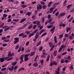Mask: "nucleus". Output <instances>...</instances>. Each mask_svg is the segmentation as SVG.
Returning <instances> with one entry per match:
<instances>
[{
    "instance_id": "1",
    "label": "nucleus",
    "mask_w": 74,
    "mask_h": 74,
    "mask_svg": "<svg viewBox=\"0 0 74 74\" xmlns=\"http://www.w3.org/2000/svg\"><path fill=\"white\" fill-rule=\"evenodd\" d=\"M14 66H12L11 68L10 67L9 68V70H10L11 71H13V69H14V70H16V69H18V66H16L14 68Z\"/></svg>"
},
{
    "instance_id": "2",
    "label": "nucleus",
    "mask_w": 74,
    "mask_h": 74,
    "mask_svg": "<svg viewBox=\"0 0 74 74\" xmlns=\"http://www.w3.org/2000/svg\"><path fill=\"white\" fill-rule=\"evenodd\" d=\"M4 60H7L8 61H10V60H12V58H13L12 57H11L10 58V57H7L5 58H4ZM9 58H10L8 59Z\"/></svg>"
},
{
    "instance_id": "3",
    "label": "nucleus",
    "mask_w": 74,
    "mask_h": 74,
    "mask_svg": "<svg viewBox=\"0 0 74 74\" xmlns=\"http://www.w3.org/2000/svg\"><path fill=\"white\" fill-rule=\"evenodd\" d=\"M14 40L15 41L14 42V44H16V43H18V42H19V38H15Z\"/></svg>"
},
{
    "instance_id": "4",
    "label": "nucleus",
    "mask_w": 74,
    "mask_h": 74,
    "mask_svg": "<svg viewBox=\"0 0 74 74\" xmlns=\"http://www.w3.org/2000/svg\"><path fill=\"white\" fill-rule=\"evenodd\" d=\"M37 9L38 10H40V9L41 10L42 9V6L41 5H37Z\"/></svg>"
},
{
    "instance_id": "5",
    "label": "nucleus",
    "mask_w": 74,
    "mask_h": 74,
    "mask_svg": "<svg viewBox=\"0 0 74 74\" xmlns=\"http://www.w3.org/2000/svg\"><path fill=\"white\" fill-rule=\"evenodd\" d=\"M26 20V18H22L21 19V21H20V23H23V22H25Z\"/></svg>"
},
{
    "instance_id": "6",
    "label": "nucleus",
    "mask_w": 74,
    "mask_h": 74,
    "mask_svg": "<svg viewBox=\"0 0 74 74\" xmlns=\"http://www.w3.org/2000/svg\"><path fill=\"white\" fill-rule=\"evenodd\" d=\"M14 55V54L13 53H12L11 54V52L10 51H9L8 53V56H10L11 57V56H13Z\"/></svg>"
},
{
    "instance_id": "7",
    "label": "nucleus",
    "mask_w": 74,
    "mask_h": 74,
    "mask_svg": "<svg viewBox=\"0 0 74 74\" xmlns=\"http://www.w3.org/2000/svg\"><path fill=\"white\" fill-rule=\"evenodd\" d=\"M39 36L40 33H39V32H37L36 34L35 38H37L39 37Z\"/></svg>"
},
{
    "instance_id": "8",
    "label": "nucleus",
    "mask_w": 74,
    "mask_h": 74,
    "mask_svg": "<svg viewBox=\"0 0 74 74\" xmlns=\"http://www.w3.org/2000/svg\"><path fill=\"white\" fill-rule=\"evenodd\" d=\"M23 55H22V56H21L19 58L22 62H23Z\"/></svg>"
},
{
    "instance_id": "9",
    "label": "nucleus",
    "mask_w": 74,
    "mask_h": 74,
    "mask_svg": "<svg viewBox=\"0 0 74 74\" xmlns=\"http://www.w3.org/2000/svg\"><path fill=\"white\" fill-rule=\"evenodd\" d=\"M4 58L3 57H2L0 58V62L1 63H2V62H3L4 61Z\"/></svg>"
},
{
    "instance_id": "10",
    "label": "nucleus",
    "mask_w": 74,
    "mask_h": 74,
    "mask_svg": "<svg viewBox=\"0 0 74 74\" xmlns=\"http://www.w3.org/2000/svg\"><path fill=\"white\" fill-rule=\"evenodd\" d=\"M36 25L39 27H40V26L41 25H40V21H38V22H37Z\"/></svg>"
},
{
    "instance_id": "11",
    "label": "nucleus",
    "mask_w": 74,
    "mask_h": 74,
    "mask_svg": "<svg viewBox=\"0 0 74 74\" xmlns=\"http://www.w3.org/2000/svg\"><path fill=\"white\" fill-rule=\"evenodd\" d=\"M32 13V12H28L26 13V15H28L29 16L30 15H31Z\"/></svg>"
},
{
    "instance_id": "12",
    "label": "nucleus",
    "mask_w": 74,
    "mask_h": 74,
    "mask_svg": "<svg viewBox=\"0 0 74 74\" xmlns=\"http://www.w3.org/2000/svg\"><path fill=\"white\" fill-rule=\"evenodd\" d=\"M49 58H50V55H49L47 57V58L46 59V61L48 62L49 60Z\"/></svg>"
},
{
    "instance_id": "13",
    "label": "nucleus",
    "mask_w": 74,
    "mask_h": 74,
    "mask_svg": "<svg viewBox=\"0 0 74 74\" xmlns=\"http://www.w3.org/2000/svg\"><path fill=\"white\" fill-rule=\"evenodd\" d=\"M52 1H51L48 4V6L47 7H49L51 5H52Z\"/></svg>"
},
{
    "instance_id": "14",
    "label": "nucleus",
    "mask_w": 74,
    "mask_h": 74,
    "mask_svg": "<svg viewBox=\"0 0 74 74\" xmlns=\"http://www.w3.org/2000/svg\"><path fill=\"white\" fill-rule=\"evenodd\" d=\"M34 35V34L33 32H32V33H31L29 35V38H30L32 36H33Z\"/></svg>"
},
{
    "instance_id": "15",
    "label": "nucleus",
    "mask_w": 74,
    "mask_h": 74,
    "mask_svg": "<svg viewBox=\"0 0 74 74\" xmlns=\"http://www.w3.org/2000/svg\"><path fill=\"white\" fill-rule=\"evenodd\" d=\"M58 54V51H54V56H56Z\"/></svg>"
},
{
    "instance_id": "16",
    "label": "nucleus",
    "mask_w": 74,
    "mask_h": 74,
    "mask_svg": "<svg viewBox=\"0 0 74 74\" xmlns=\"http://www.w3.org/2000/svg\"><path fill=\"white\" fill-rule=\"evenodd\" d=\"M33 66L34 67H37L38 66V64L37 62H35L33 64Z\"/></svg>"
},
{
    "instance_id": "17",
    "label": "nucleus",
    "mask_w": 74,
    "mask_h": 74,
    "mask_svg": "<svg viewBox=\"0 0 74 74\" xmlns=\"http://www.w3.org/2000/svg\"><path fill=\"white\" fill-rule=\"evenodd\" d=\"M71 58V56H69L67 57L66 58V59H68V60H70Z\"/></svg>"
},
{
    "instance_id": "18",
    "label": "nucleus",
    "mask_w": 74,
    "mask_h": 74,
    "mask_svg": "<svg viewBox=\"0 0 74 74\" xmlns=\"http://www.w3.org/2000/svg\"><path fill=\"white\" fill-rule=\"evenodd\" d=\"M54 42H55V43L56 44L57 43V39L56 38V36H55L54 37Z\"/></svg>"
},
{
    "instance_id": "19",
    "label": "nucleus",
    "mask_w": 74,
    "mask_h": 74,
    "mask_svg": "<svg viewBox=\"0 0 74 74\" xmlns=\"http://www.w3.org/2000/svg\"><path fill=\"white\" fill-rule=\"evenodd\" d=\"M27 36V35L25 34V33L23 34V38H26Z\"/></svg>"
},
{
    "instance_id": "20",
    "label": "nucleus",
    "mask_w": 74,
    "mask_h": 74,
    "mask_svg": "<svg viewBox=\"0 0 74 74\" xmlns=\"http://www.w3.org/2000/svg\"><path fill=\"white\" fill-rule=\"evenodd\" d=\"M10 29V27H7V28H5V29H4V30L5 32L6 31H7V30H8V29Z\"/></svg>"
},
{
    "instance_id": "21",
    "label": "nucleus",
    "mask_w": 74,
    "mask_h": 74,
    "mask_svg": "<svg viewBox=\"0 0 74 74\" xmlns=\"http://www.w3.org/2000/svg\"><path fill=\"white\" fill-rule=\"evenodd\" d=\"M17 63V62H12V64L13 66H15L16 64Z\"/></svg>"
},
{
    "instance_id": "22",
    "label": "nucleus",
    "mask_w": 74,
    "mask_h": 74,
    "mask_svg": "<svg viewBox=\"0 0 74 74\" xmlns=\"http://www.w3.org/2000/svg\"><path fill=\"white\" fill-rule=\"evenodd\" d=\"M32 26H33V25L31 24L28 27V29H30L32 27Z\"/></svg>"
},
{
    "instance_id": "23",
    "label": "nucleus",
    "mask_w": 74,
    "mask_h": 74,
    "mask_svg": "<svg viewBox=\"0 0 74 74\" xmlns=\"http://www.w3.org/2000/svg\"><path fill=\"white\" fill-rule=\"evenodd\" d=\"M55 26L53 27L51 29V30H50V32H53V31L55 29Z\"/></svg>"
},
{
    "instance_id": "24",
    "label": "nucleus",
    "mask_w": 74,
    "mask_h": 74,
    "mask_svg": "<svg viewBox=\"0 0 74 74\" xmlns=\"http://www.w3.org/2000/svg\"><path fill=\"white\" fill-rule=\"evenodd\" d=\"M41 40H40V41H39V42H38V43L36 46H37V47H38V46H39V45H40V44H41Z\"/></svg>"
},
{
    "instance_id": "25",
    "label": "nucleus",
    "mask_w": 74,
    "mask_h": 74,
    "mask_svg": "<svg viewBox=\"0 0 74 74\" xmlns=\"http://www.w3.org/2000/svg\"><path fill=\"white\" fill-rule=\"evenodd\" d=\"M70 30V27H68L66 29V31L67 33H68L69 32V31Z\"/></svg>"
},
{
    "instance_id": "26",
    "label": "nucleus",
    "mask_w": 74,
    "mask_h": 74,
    "mask_svg": "<svg viewBox=\"0 0 74 74\" xmlns=\"http://www.w3.org/2000/svg\"><path fill=\"white\" fill-rule=\"evenodd\" d=\"M25 70V68H21L18 70V71H21V70L24 71Z\"/></svg>"
},
{
    "instance_id": "27",
    "label": "nucleus",
    "mask_w": 74,
    "mask_h": 74,
    "mask_svg": "<svg viewBox=\"0 0 74 74\" xmlns=\"http://www.w3.org/2000/svg\"><path fill=\"white\" fill-rule=\"evenodd\" d=\"M47 6L46 5H44L42 6V8L44 10H45V9H46L47 8Z\"/></svg>"
},
{
    "instance_id": "28",
    "label": "nucleus",
    "mask_w": 74,
    "mask_h": 74,
    "mask_svg": "<svg viewBox=\"0 0 74 74\" xmlns=\"http://www.w3.org/2000/svg\"><path fill=\"white\" fill-rule=\"evenodd\" d=\"M34 54H35V52H32L30 54V56H33Z\"/></svg>"
},
{
    "instance_id": "29",
    "label": "nucleus",
    "mask_w": 74,
    "mask_h": 74,
    "mask_svg": "<svg viewBox=\"0 0 74 74\" xmlns=\"http://www.w3.org/2000/svg\"><path fill=\"white\" fill-rule=\"evenodd\" d=\"M50 13H52V12H53V8H51L50 9Z\"/></svg>"
},
{
    "instance_id": "30",
    "label": "nucleus",
    "mask_w": 74,
    "mask_h": 74,
    "mask_svg": "<svg viewBox=\"0 0 74 74\" xmlns=\"http://www.w3.org/2000/svg\"><path fill=\"white\" fill-rule=\"evenodd\" d=\"M53 27V25H48L47 27L48 29H50V28H51V27Z\"/></svg>"
},
{
    "instance_id": "31",
    "label": "nucleus",
    "mask_w": 74,
    "mask_h": 74,
    "mask_svg": "<svg viewBox=\"0 0 74 74\" xmlns=\"http://www.w3.org/2000/svg\"><path fill=\"white\" fill-rule=\"evenodd\" d=\"M45 55H46V54H43V55H42L41 56V58H45L46 56H45Z\"/></svg>"
},
{
    "instance_id": "32",
    "label": "nucleus",
    "mask_w": 74,
    "mask_h": 74,
    "mask_svg": "<svg viewBox=\"0 0 74 74\" xmlns=\"http://www.w3.org/2000/svg\"><path fill=\"white\" fill-rule=\"evenodd\" d=\"M3 31V29H0V36H2V34H1V33Z\"/></svg>"
},
{
    "instance_id": "33",
    "label": "nucleus",
    "mask_w": 74,
    "mask_h": 74,
    "mask_svg": "<svg viewBox=\"0 0 74 74\" xmlns=\"http://www.w3.org/2000/svg\"><path fill=\"white\" fill-rule=\"evenodd\" d=\"M30 54H25L24 55V56L25 57V58H27V57H28V56H29V55H30Z\"/></svg>"
},
{
    "instance_id": "34",
    "label": "nucleus",
    "mask_w": 74,
    "mask_h": 74,
    "mask_svg": "<svg viewBox=\"0 0 74 74\" xmlns=\"http://www.w3.org/2000/svg\"><path fill=\"white\" fill-rule=\"evenodd\" d=\"M7 15L6 14H3V16L5 18V19H6Z\"/></svg>"
},
{
    "instance_id": "35",
    "label": "nucleus",
    "mask_w": 74,
    "mask_h": 74,
    "mask_svg": "<svg viewBox=\"0 0 74 74\" xmlns=\"http://www.w3.org/2000/svg\"><path fill=\"white\" fill-rule=\"evenodd\" d=\"M63 34H62L61 35H60L59 38H60V39H61V38H62V37H63Z\"/></svg>"
},
{
    "instance_id": "36",
    "label": "nucleus",
    "mask_w": 74,
    "mask_h": 74,
    "mask_svg": "<svg viewBox=\"0 0 74 74\" xmlns=\"http://www.w3.org/2000/svg\"><path fill=\"white\" fill-rule=\"evenodd\" d=\"M29 60V58L27 57H25V62H26V61H27L28 60Z\"/></svg>"
},
{
    "instance_id": "37",
    "label": "nucleus",
    "mask_w": 74,
    "mask_h": 74,
    "mask_svg": "<svg viewBox=\"0 0 74 74\" xmlns=\"http://www.w3.org/2000/svg\"><path fill=\"white\" fill-rule=\"evenodd\" d=\"M19 19H13V21H14V22H18L19 21Z\"/></svg>"
},
{
    "instance_id": "38",
    "label": "nucleus",
    "mask_w": 74,
    "mask_h": 74,
    "mask_svg": "<svg viewBox=\"0 0 74 74\" xmlns=\"http://www.w3.org/2000/svg\"><path fill=\"white\" fill-rule=\"evenodd\" d=\"M4 41H5V42H9L10 40H9V39L4 40Z\"/></svg>"
},
{
    "instance_id": "39",
    "label": "nucleus",
    "mask_w": 74,
    "mask_h": 74,
    "mask_svg": "<svg viewBox=\"0 0 74 74\" xmlns=\"http://www.w3.org/2000/svg\"><path fill=\"white\" fill-rule=\"evenodd\" d=\"M29 43H30V42L29 41H28L25 44V45H26V46H27V45H29Z\"/></svg>"
},
{
    "instance_id": "40",
    "label": "nucleus",
    "mask_w": 74,
    "mask_h": 74,
    "mask_svg": "<svg viewBox=\"0 0 74 74\" xmlns=\"http://www.w3.org/2000/svg\"><path fill=\"white\" fill-rule=\"evenodd\" d=\"M23 33H22L21 34H19L18 36L19 37H22V36L23 37Z\"/></svg>"
},
{
    "instance_id": "41",
    "label": "nucleus",
    "mask_w": 74,
    "mask_h": 74,
    "mask_svg": "<svg viewBox=\"0 0 74 74\" xmlns=\"http://www.w3.org/2000/svg\"><path fill=\"white\" fill-rule=\"evenodd\" d=\"M73 19V18H70L68 22H71V21H72Z\"/></svg>"
},
{
    "instance_id": "42",
    "label": "nucleus",
    "mask_w": 74,
    "mask_h": 74,
    "mask_svg": "<svg viewBox=\"0 0 74 74\" xmlns=\"http://www.w3.org/2000/svg\"><path fill=\"white\" fill-rule=\"evenodd\" d=\"M5 39H7V38L5 37H3L1 38V40H5Z\"/></svg>"
},
{
    "instance_id": "43",
    "label": "nucleus",
    "mask_w": 74,
    "mask_h": 74,
    "mask_svg": "<svg viewBox=\"0 0 74 74\" xmlns=\"http://www.w3.org/2000/svg\"><path fill=\"white\" fill-rule=\"evenodd\" d=\"M6 68H5L1 69V70L2 71H5L6 70Z\"/></svg>"
},
{
    "instance_id": "44",
    "label": "nucleus",
    "mask_w": 74,
    "mask_h": 74,
    "mask_svg": "<svg viewBox=\"0 0 74 74\" xmlns=\"http://www.w3.org/2000/svg\"><path fill=\"white\" fill-rule=\"evenodd\" d=\"M45 20V18H44V17H43L42 18V23H44V21Z\"/></svg>"
},
{
    "instance_id": "45",
    "label": "nucleus",
    "mask_w": 74,
    "mask_h": 74,
    "mask_svg": "<svg viewBox=\"0 0 74 74\" xmlns=\"http://www.w3.org/2000/svg\"><path fill=\"white\" fill-rule=\"evenodd\" d=\"M69 38L70 40H73V37H72V36H70Z\"/></svg>"
},
{
    "instance_id": "46",
    "label": "nucleus",
    "mask_w": 74,
    "mask_h": 74,
    "mask_svg": "<svg viewBox=\"0 0 74 74\" xmlns=\"http://www.w3.org/2000/svg\"><path fill=\"white\" fill-rule=\"evenodd\" d=\"M21 7L23 8H25L26 7H27V5H22L21 6Z\"/></svg>"
},
{
    "instance_id": "47",
    "label": "nucleus",
    "mask_w": 74,
    "mask_h": 74,
    "mask_svg": "<svg viewBox=\"0 0 74 74\" xmlns=\"http://www.w3.org/2000/svg\"><path fill=\"white\" fill-rule=\"evenodd\" d=\"M18 48H19V45H17L15 48V49H18Z\"/></svg>"
},
{
    "instance_id": "48",
    "label": "nucleus",
    "mask_w": 74,
    "mask_h": 74,
    "mask_svg": "<svg viewBox=\"0 0 74 74\" xmlns=\"http://www.w3.org/2000/svg\"><path fill=\"white\" fill-rule=\"evenodd\" d=\"M47 34L46 33H45L44 34H43L42 35V37H43V36H45V35H46V34Z\"/></svg>"
},
{
    "instance_id": "49",
    "label": "nucleus",
    "mask_w": 74,
    "mask_h": 74,
    "mask_svg": "<svg viewBox=\"0 0 74 74\" xmlns=\"http://www.w3.org/2000/svg\"><path fill=\"white\" fill-rule=\"evenodd\" d=\"M44 29H42V30H41L40 32V34H41V33H42V32H44Z\"/></svg>"
},
{
    "instance_id": "50",
    "label": "nucleus",
    "mask_w": 74,
    "mask_h": 74,
    "mask_svg": "<svg viewBox=\"0 0 74 74\" xmlns=\"http://www.w3.org/2000/svg\"><path fill=\"white\" fill-rule=\"evenodd\" d=\"M53 64H55V65H57V62H56L55 61H54L53 63Z\"/></svg>"
},
{
    "instance_id": "51",
    "label": "nucleus",
    "mask_w": 74,
    "mask_h": 74,
    "mask_svg": "<svg viewBox=\"0 0 74 74\" xmlns=\"http://www.w3.org/2000/svg\"><path fill=\"white\" fill-rule=\"evenodd\" d=\"M25 33L27 34H29V33H30V32L29 31H26L25 32Z\"/></svg>"
},
{
    "instance_id": "52",
    "label": "nucleus",
    "mask_w": 74,
    "mask_h": 74,
    "mask_svg": "<svg viewBox=\"0 0 74 74\" xmlns=\"http://www.w3.org/2000/svg\"><path fill=\"white\" fill-rule=\"evenodd\" d=\"M41 63L42 65H43V64L44 63V60H42L41 61Z\"/></svg>"
},
{
    "instance_id": "53",
    "label": "nucleus",
    "mask_w": 74,
    "mask_h": 74,
    "mask_svg": "<svg viewBox=\"0 0 74 74\" xmlns=\"http://www.w3.org/2000/svg\"><path fill=\"white\" fill-rule=\"evenodd\" d=\"M56 74H60V72L58 71H56L55 72Z\"/></svg>"
},
{
    "instance_id": "54",
    "label": "nucleus",
    "mask_w": 74,
    "mask_h": 74,
    "mask_svg": "<svg viewBox=\"0 0 74 74\" xmlns=\"http://www.w3.org/2000/svg\"><path fill=\"white\" fill-rule=\"evenodd\" d=\"M66 3H67V1H65L63 3L64 6H65V5Z\"/></svg>"
},
{
    "instance_id": "55",
    "label": "nucleus",
    "mask_w": 74,
    "mask_h": 74,
    "mask_svg": "<svg viewBox=\"0 0 74 74\" xmlns=\"http://www.w3.org/2000/svg\"><path fill=\"white\" fill-rule=\"evenodd\" d=\"M8 27V26H5L2 27V29H4L5 28H6V27Z\"/></svg>"
},
{
    "instance_id": "56",
    "label": "nucleus",
    "mask_w": 74,
    "mask_h": 74,
    "mask_svg": "<svg viewBox=\"0 0 74 74\" xmlns=\"http://www.w3.org/2000/svg\"><path fill=\"white\" fill-rule=\"evenodd\" d=\"M42 51H43V54H45V50H42Z\"/></svg>"
},
{
    "instance_id": "57",
    "label": "nucleus",
    "mask_w": 74,
    "mask_h": 74,
    "mask_svg": "<svg viewBox=\"0 0 74 74\" xmlns=\"http://www.w3.org/2000/svg\"><path fill=\"white\" fill-rule=\"evenodd\" d=\"M66 63H67L69 62V60H66L64 61Z\"/></svg>"
},
{
    "instance_id": "58",
    "label": "nucleus",
    "mask_w": 74,
    "mask_h": 74,
    "mask_svg": "<svg viewBox=\"0 0 74 74\" xmlns=\"http://www.w3.org/2000/svg\"><path fill=\"white\" fill-rule=\"evenodd\" d=\"M11 21H12V20L11 19H8V22H11Z\"/></svg>"
},
{
    "instance_id": "59",
    "label": "nucleus",
    "mask_w": 74,
    "mask_h": 74,
    "mask_svg": "<svg viewBox=\"0 0 74 74\" xmlns=\"http://www.w3.org/2000/svg\"><path fill=\"white\" fill-rule=\"evenodd\" d=\"M62 50V48H60L59 49V50L58 51V52H60Z\"/></svg>"
},
{
    "instance_id": "60",
    "label": "nucleus",
    "mask_w": 74,
    "mask_h": 74,
    "mask_svg": "<svg viewBox=\"0 0 74 74\" xmlns=\"http://www.w3.org/2000/svg\"><path fill=\"white\" fill-rule=\"evenodd\" d=\"M65 15V13H63L61 14V16H64Z\"/></svg>"
},
{
    "instance_id": "61",
    "label": "nucleus",
    "mask_w": 74,
    "mask_h": 74,
    "mask_svg": "<svg viewBox=\"0 0 74 74\" xmlns=\"http://www.w3.org/2000/svg\"><path fill=\"white\" fill-rule=\"evenodd\" d=\"M66 53H67V52H65L64 53H63L62 54V56L64 55H66Z\"/></svg>"
},
{
    "instance_id": "62",
    "label": "nucleus",
    "mask_w": 74,
    "mask_h": 74,
    "mask_svg": "<svg viewBox=\"0 0 74 74\" xmlns=\"http://www.w3.org/2000/svg\"><path fill=\"white\" fill-rule=\"evenodd\" d=\"M52 21V18H51L49 21L48 22L49 23H50V22H51Z\"/></svg>"
},
{
    "instance_id": "63",
    "label": "nucleus",
    "mask_w": 74,
    "mask_h": 74,
    "mask_svg": "<svg viewBox=\"0 0 74 74\" xmlns=\"http://www.w3.org/2000/svg\"><path fill=\"white\" fill-rule=\"evenodd\" d=\"M38 32V29H36L35 31H34L33 33H36V32Z\"/></svg>"
},
{
    "instance_id": "64",
    "label": "nucleus",
    "mask_w": 74,
    "mask_h": 74,
    "mask_svg": "<svg viewBox=\"0 0 74 74\" xmlns=\"http://www.w3.org/2000/svg\"><path fill=\"white\" fill-rule=\"evenodd\" d=\"M53 65V63H52V62H51L50 64V66H52Z\"/></svg>"
}]
</instances>
